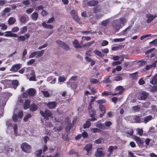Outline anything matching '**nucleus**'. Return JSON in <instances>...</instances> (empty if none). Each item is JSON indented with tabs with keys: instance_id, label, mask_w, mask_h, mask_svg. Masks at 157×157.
<instances>
[{
	"instance_id": "6e6552de",
	"label": "nucleus",
	"mask_w": 157,
	"mask_h": 157,
	"mask_svg": "<svg viewBox=\"0 0 157 157\" xmlns=\"http://www.w3.org/2000/svg\"><path fill=\"white\" fill-rule=\"evenodd\" d=\"M21 65L19 63L13 65L10 68V71L16 72L21 68Z\"/></svg>"
},
{
	"instance_id": "2f4dec72",
	"label": "nucleus",
	"mask_w": 157,
	"mask_h": 157,
	"mask_svg": "<svg viewBox=\"0 0 157 157\" xmlns=\"http://www.w3.org/2000/svg\"><path fill=\"white\" fill-rule=\"evenodd\" d=\"M20 31L19 33L21 34L25 33L27 30V27L26 26H24L20 29Z\"/></svg>"
},
{
	"instance_id": "8fccbe9b",
	"label": "nucleus",
	"mask_w": 157,
	"mask_h": 157,
	"mask_svg": "<svg viewBox=\"0 0 157 157\" xmlns=\"http://www.w3.org/2000/svg\"><path fill=\"white\" fill-rule=\"evenodd\" d=\"M48 80L50 83L51 84H54L56 82V78H48Z\"/></svg>"
},
{
	"instance_id": "c03bdc74",
	"label": "nucleus",
	"mask_w": 157,
	"mask_h": 157,
	"mask_svg": "<svg viewBox=\"0 0 157 157\" xmlns=\"http://www.w3.org/2000/svg\"><path fill=\"white\" fill-rule=\"evenodd\" d=\"M37 109V107L36 105L35 104H32L31 105L30 107V110L32 111H34L36 110Z\"/></svg>"
},
{
	"instance_id": "f8f14e48",
	"label": "nucleus",
	"mask_w": 157,
	"mask_h": 157,
	"mask_svg": "<svg viewBox=\"0 0 157 157\" xmlns=\"http://www.w3.org/2000/svg\"><path fill=\"white\" fill-rule=\"evenodd\" d=\"M71 14L72 17L76 21H78L79 19L77 13L75 10H72L71 11Z\"/></svg>"
},
{
	"instance_id": "864d4df0",
	"label": "nucleus",
	"mask_w": 157,
	"mask_h": 157,
	"mask_svg": "<svg viewBox=\"0 0 157 157\" xmlns=\"http://www.w3.org/2000/svg\"><path fill=\"white\" fill-rule=\"evenodd\" d=\"M111 95V93L109 91H104L101 94L102 96L104 95L107 96Z\"/></svg>"
},
{
	"instance_id": "cd10ccee",
	"label": "nucleus",
	"mask_w": 157,
	"mask_h": 157,
	"mask_svg": "<svg viewBox=\"0 0 157 157\" xmlns=\"http://www.w3.org/2000/svg\"><path fill=\"white\" fill-rule=\"evenodd\" d=\"M115 90H119V91L118 93V94H121L123 92L124 89L122 86H119L116 87Z\"/></svg>"
},
{
	"instance_id": "774afa93",
	"label": "nucleus",
	"mask_w": 157,
	"mask_h": 157,
	"mask_svg": "<svg viewBox=\"0 0 157 157\" xmlns=\"http://www.w3.org/2000/svg\"><path fill=\"white\" fill-rule=\"evenodd\" d=\"M136 130L138 131V134L140 136H142L143 134V130L142 129L138 128Z\"/></svg>"
},
{
	"instance_id": "c756f323",
	"label": "nucleus",
	"mask_w": 157,
	"mask_h": 157,
	"mask_svg": "<svg viewBox=\"0 0 157 157\" xmlns=\"http://www.w3.org/2000/svg\"><path fill=\"white\" fill-rule=\"evenodd\" d=\"M30 104V101L28 100H26L24 104V109H25L29 108Z\"/></svg>"
},
{
	"instance_id": "aec40b11",
	"label": "nucleus",
	"mask_w": 157,
	"mask_h": 157,
	"mask_svg": "<svg viewBox=\"0 0 157 157\" xmlns=\"http://www.w3.org/2000/svg\"><path fill=\"white\" fill-rule=\"evenodd\" d=\"M16 19L13 17H10L8 21V23L9 25H11L14 24L16 21Z\"/></svg>"
},
{
	"instance_id": "c9c22d12",
	"label": "nucleus",
	"mask_w": 157,
	"mask_h": 157,
	"mask_svg": "<svg viewBox=\"0 0 157 157\" xmlns=\"http://www.w3.org/2000/svg\"><path fill=\"white\" fill-rule=\"evenodd\" d=\"M17 41H21L23 42L26 39L25 37L23 36H17Z\"/></svg>"
},
{
	"instance_id": "a19ab883",
	"label": "nucleus",
	"mask_w": 157,
	"mask_h": 157,
	"mask_svg": "<svg viewBox=\"0 0 157 157\" xmlns=\"http://www.w3.org/2000/svg\"><path fill=\"white\" fill-rule=\"evenodd\" d=\"M13 129H14V131L15 134L16 136H18L19 135V134L17 132V126L16 124H15L13 126Z\"/></svg>"
},
{
	"instance_id": "7ed1b4c3",
	"label": "nucleus",
	"mask_w": 157,
	"mask_h": 157,
	"mask_svg": "<svg viewBox=\"0 0 157 157\" xmlns=\"http://www.w3.org/2000/svg\"><path fill=\"white\" fill-rule=\"evenodd\" d=\"M157 17L156 14H152L151 13H147L145 15V17L147 18L146 22L148 23H150L152 21Z\"/></svg>"
},
{
	"instance_id": "b1692460",
	"label": "nucleus",
	"mask_w": 157,
	"mask_h": 157,
	"mask_svg": "<svg viewBox=\"0 0 157 157\" xmlns=\"http://www.w3.org/2000/svg\"><path fill=\"white\" fill-rule=\"evenodd\" d=\"M150 83L152 85H155L157 83V75L152 77L151 80L150 81Z\"/></svg>"
},
{
	"instance_id": "37998d69",
	"label": "nucleus",
	"mask_w": 157,
	"mask_h": 157,
	"mask_svg": "<svg viewBox=\"0 0 157 157\" xmlns=\"http://www.w3.org/2000/svg\"><path fill=\"white\" fill-rule=\"evenodd\" d=\"M91 123L89 121L87 120L86 122L83 125V128H88L90 126Z\"/></svg>"
},
{
	"instance_id": "052dcab7",
	"label": "nucleus",
	"mask_w": 157,
	"mask_h": 157,
	"mask_svg": "<svg viewBox=\"0 0 157 157\" xmlns=\"http://www.w3.org/2000/svg\"><path fill=\"white\" fill-rule=\"evenodd\" d=\"M35 60L34 59H32L28 61L27 63V64L28 65H30L33 64L35 62Z\"/></svg>"
},
{
	"instance_id": "dca6fc26",
	"label": "nucleus",
	"mask_w": 157,
	"mask_h": 157,
	"mask_svg": "<svg viewBox=\"0 0 157 157\" xmlns=\"http://www.w3.org/2000/svg\"><path fill=\"white\" fill-rule=\"evenodd\" d=\"M134 140L139 146H142L144 144V141L140 138L137 136L134 137Z\"/></svg>"
},
{
	"instance_id": "e433bc0d",
	"label": "nucleus",
	"mask_w": 157,
	"mask_h": 157,
	"mask_svg": "<svg viewBox=\"0 0 157 157\" xmlns=\"http://www.w3.org/2000/svg\"><path fill=\"white\" fill-rule=\"evenodd\" d=\"M0 27H1V29L2 30H6L7 29L8 26L5 23L0 22Z\"/></svg>"
},
{
	"instance_id": "338daca9",
	"label": "nucleus",
	"mask_w": 157,
	"mask_h": 157,
	"mask_svg": "<svg viewBox=\"0 0 157 157\" xmlns=\"http://www.w3.org/2000/svg\"><path fill=\"white\" fill-rule=\"evenodd\" d=\"M34 9L33 8H30L27 10L26 12L27 14H30L33 11Z\"/></svg>"
},
{
	"instance_id": "49530a36",
	"label": "nucleus",
	"mask_w": 157,
	"mask_h": 157,
	"mask_svg": "<svg viewBox=\"0 0 157 157\" xmlns=\"http://www.w3.org/2000/svg\"><path fill=\"white\" fill-rule=\"evenodd\" d=\"M90 115L91 117H93V116H95L96 114L95 111L93 109H91L89 111Z\"/></svg>"
},
{
	"instance_id": "58836bf2",
	"label": "nucleus",
	"mask_w": 157,
	"mask_h": 157,
	"mask_svg": "<svg viewBox=\"0 0 157 157\" xmlns=\"http://www.w3.org/2000/svg\"><path fill=\"white\" fill-rule=\"evenodd\" d=\"M112 124V122L109 121H106L104 123L105 125V128H106V129H107V128H109Z\"/></svg>"
},
{
	"instance_id": "680f3d73",
	"label": "nucleus",
	"mask_w": 157,
	"mask_h": 157,
	"mask_svg": "<svg viewBox=\"0 0 157 157\" xmlns=\"http://www.w3.org/2000/svg\"><path fill=\"white\" fill-rule=\"evenodd\" d=\"M138 83L140 85H143L145 84V82L143 78H141L139 80Z\"/></svg>"
},
{
	"instance_id": "20e7f679",
	"label": "nucleus",
	"mask_w": 157,
	"mask_h": 157,
	"mask_svg": "<svg viewBox=\"0 0 157 157\" xmlns=\"http://www.w3.org/2000/svg\"><path fill=\"white\" fill-rule=\"evenodd\" d=\"M40 113L41 115L46 120H48V117H51L52 116V113L51 112L50 110L48 109L46 110L44 112L40 111Z\"/></svg>"
},
{
	"instance_id": "1a4fd4ad",
	"label": "nucleus",
	"mask_w": 157,
	"mask_h": 157,
	"mask_svg": "<svg viewBox=\"0 0 157 157\" xmlns=\"http://www.w3.org/2000/svg\"><path fill=\"white\" fill-rule=\"evenodd\" d=\"M101 149V148L97 149V151L94 154L95 156L97 157H100L104 156V153Z\"/></svg>"
},
{
	"instance_id": "2eb2a0df",
	"label": "nucleus",
	"mask_w": 157,
	"mask_h": 157,
	"mask_svg": "<svg viewBox=\"0 0 157 157\" xmlns=\"http://www.w3.org/2000/svg\"><path fill=\"white\" fill-rule=\"evenodd\" d=\"M153 119V117L151 115H149L146 116L143 118V121L142 122L146 124L147 122L151 121Z\"/></svg>"
},
{
	"instance_id": "bf43d9fd",
	"label": "nucleus",
	"mask_w": 157,
	"mask_h": 157,
	"mask_svg": "<svg viewBox=\"0 0 157 157\" xmlns=\"http://www.w3.org/2000/svg\"><path fill=\"white\" fill-rule=\"evenodd\" d=\"M19 28L17 27H15L12 29L11 31L13 32L16 33L18 31Z\"/></svg>"
},
{
	"instance_id": "72a5a7b5",
	"label": "nucleus",
	"mask_w": 157,
	"mask_h": 157,
	"mask_svg": "<svg viewBox=\"0 0 157 157\" xmlns=\"http://www.w3.org/2000/svg\"><path fill=\"white\" fill-rule=\"evenodd\" d=\"M130 77L133 79H136L137 78V73L136 72L133 73L129 74Z\"/></svg>"
},
{
	"instance_id": "3c124183",
	"label": "nucleus",
	"mask_w": 157,
	"mask_h": 157,
	"mask_svg": "<svg viewBox=\"0 0 157 157\" xmlns=\"http://www.w3.org/2000/svg\"><path fill=\"white\" fill-rule=\"evenodd\" d=\"M99 109L102 112L103 114L105 113V108L103 105H99Z\"/></svg>"
},
{
	"instance_id": "6e6d98bb",
	"label": "nucleus",
	"mask_w": 157,
	"mask_h": 157,
	"mask_svg": "<svg viewBox=\"0 0 157 157\" xmlns=\"http://www.w3.org/2000/svg\"><path fill=\"white\" fill-rule=\"evenodd\" d=\"M41 92L42 93L44 96L46 97H48L50 96V94L47 91H41Z\"/></svg>"
},
{
	"instance_id": "603ef678",
	"label": "nucleus",
	"mask_w": 157,
	"mask_h": 157,
	"mask_svg": "<svg viewBox=\"0 0 157 157\" xmlns=\"http://www.w3.org/2000/svg\"><path fill=\"white\" fill-rule=\"evenodd\" d=\"M31 115L30 114H27L24 118V121H27L31 117Z\"/></svg>"
},
{
	"instance_id": "79ce46f5",
	"label": "nucleus",
	"mask_w": 157,
	"mask_h": 157,
	"mask_svg": "<svg viewBox=\"0 0 157 157\" xmlns=\"http://www.w3.org/2000/svg\"><path fill=\"white\" fill-rule=\"evenodd\" d=\"M122 79V77L120 76V75H118L115 77H114V80L118 81L121 80Z\"/></svg>"
},
{
	"instance_id": "f3484780",
	"label": "nucleus",
	"mask_w": 157,
	"mask_h": 157,
	"mask_svg": "<svg viewBox=\"0 0 157 157\" xmlns=\"http://www.w3.org/2000/svg\"><path fill=\"white\" fill-rule=\"evenodd\" d=\"M57 104L55 101L50 102L47 104V106L50 109L54 108Z\"/></svg>"
},
{
	"instance_id": "f257e3e1",
	"label": "nucleus",
	"mask_w": 157,
	"mask_h": 157,
	"mask_svg": "<svg viewBox=\"0 0 157 157\" xmlns=\"http://www.w3.org/2000/svg\"><path fill=\"white\" fill-rule=\"evenodd\" d=\"M3 83L4 85H6L7 87H9L11 84H12L13 86V87L15 89L18 86V82L17 80L11 81L9 80H5L3 81Z\"/></svg>"
},
{
	"instance_id": "a878e982",
	"label": "nucleus",
	"mask_w": 157,
	"mask_h": 157,
	"mask_svg": "<svg viewBox=\"0 0 157 157\" xmlns=\"http://www.w3.org/2000/svg\"><path fill=\"white\" fill-rule=\"evenodd\" d=\"M58 80V83L61 84L66 80V78L63 76H61L59 77Z\"/></svg>"
},
{
	"instance_id": "a18cd8bd",
	"label": "nucleus",
	"mask_w": 157,
	"mask_h": 157,
	"mask_svg": "<svg viewBox=\"0 0 157 157\" xmlns=\"http://www.w3.org/2000/svg\"><path fill=\"white\" fill-rule=\"evenodd\" d=\"M125 39V38H116L113 39V41L116 42H121L124 41Z\"/></svg>"
},
{
	"instance_id": "5fc2aeb1",
	"label": "nucleus",
	"mask_w": 157,
	"mask_h": 157,
	"mask_svg": "<svg viewBox=\"0 0 157 157\" xmlns=\"http://www.w3.org/2000/svg\"><path fill=\"white\" fill-rule=\"evenodd\" d=\"M157 91V85L152 86L151 89V91L152 92H154Z\"/></svg>"
},
{
	"instance_id": "e2e57ef3",
	"label": "nucleus",
	"mask_w": 157,
	"mask_h": 157,
	"mask_svg": "<svg viewBox=\"0 0 157 157\" xmlns=\"http://www.w3.org/2000/svg\"><path fill=\"white\" fill-rule=\"evenodd\" d=\"M36 56V51L31 53L29 56V58H33L35 56Z\"/></svg>"
},
{
	"instance_id": "09e8293b",
	"label": "nucleus",
	"mask_w": 157,
	"mask_h": 157,
	"mask_svg": "<svg viewBox=\"0 0 157 157\" xmlns=\"http://www.w3.org/2000/svg\"><path fill=\"white\" fill-rule=\"evenodd\" d=\"M91 130L94 133L96 132H100L101 130L97 128H93L91 129Z\"/></svg>"
},
{
	"instance_id": "bb28decb",
	"label": "nucleus",
	"mask_w": 157,
	"mask_h": 157,
	"mask_svg": "<svg viewBox=\"0 0 157 157\" xmlns=\"http://www.w3.org/2000/svg\"><path fill=\"white\" fill-rule=\"evenodd\" d=\"M36 56L37 58L40 57H41L44 54V50H42L41 51H36Z\"/></svg>"
},
{
	"instance_id": "69168bd1",
	"label": "nucleus",
	"mask_w": 157,
	"mask_h": 157,
	"mask_svg": "<svg viewBox=\"0 0 157 157\" xmlns=\"http://www.w3.org/2000/svg\"><path fill=\"white\" fill-rule=\"evenodd\" d=\"M27 54V51L26 49H24L22 53V59H23L25 58V56Z\"/></svg>"
},
{
	"instance_id": "473e14b6",
	"label": "nucleus",
	"mask_w": 157,
	"mask_h": 157,
	"mask_svg": "<svg viewBox=\"0 0 157 157\" xmlns=\"http://www.w3.org/2000/svg\"><path fill=\"white\" fill-rule=\"evenodd\" d=\"M130 29V27L128 26L125 29L121 32L120 33L121 35L126 34L129 31Z\"/></svg>"
},
{
	"instance_id": "412c9836",
	"label": "nucleus",
	"mask_w": 157,
	"mask_h": 157,
	"mask_svg": "<svg viewBox=\"0 0 157 157\" xmlns=\"http://www.w3.org/2000/svg\"><path fill=\"white\" fill-rule=\"evenodd\" d=\"M36 90L33 88H31L28 89L27 90V93L30 96H32L34 95L36 93Z\"/></svg>"
},
{
	"instance_id": "5701e85b",
	"label": "nucleus",
	"mask_w": 157,
	"mask_h": 157,
	"mask_svg": "<svg viewBox=\"0 0 157 157\" xmlns=\"http://www.w3.org/2000/svg\"><path fill=\"white\" fill-rule=\"evenodd\" d=\"M73 44L74 47L76 48H80L81 46L79 44L78 41L77 40H75L73 41Z\"/></svg>"
},
{
	"instance_id": "4d7b16f0",
	"label": "nucleus",
	"mask_w": 157,
	"mask_h": 157,
	"mask_svg": "<svg viewBox=\"0 0 157 157\" xmlns=\"http://www.w3.org/2000/svg\"><path fill=\"white\" fill-rule=\"evenodd\" d=\"M117 20L119 21V22L120 23L121 25V24H123L126 22V20L124 18H121L120 19H118Z\"/></svg>"
},
{
	"instance_id": "c85d7f7f",
	"label": "nucleus",
	"mask_w": 157,
	"mask_h": 157,
	"mask_svg": "<svg viewBox=\"0 0 157 157\" xmlns=\"http://www.w3.org/2000/svg\"><path fill=\"white\" fill-rule=\"evenodd\" d=\"M42 25L44 28L47 29H51L53 28V26L52 25L47 24L45 22H43L42 23Z\"/></svg>"
},
{
	"instance_id": "a211bd4d",
	"label": "nucleus",
	"mask_w": 157,
	"mask_h": 157,
	"mask_svg": "<svg viewBox=\"0 0 157 157\" xmlns=\"http://www.w3.org/2000/svg\"><path fill=\"white\" fill-rule=\"evenodd\" d=\"M133 121L132 120V123H140L142 122L140 120V119L139 116H136L133 118Z\"/></svg>"
},
{
	"instance_id": "7c9ffc66",
	"label": "nucleus",
	"mask_w": 157,
	"mask_h": 157,
	"mask_svg": "<svg viewBox=\"0 0 157 157\" xmlns=\"http://www.w3.org/2000/svg\"><path fill=\"white\" fill-rule=\"evenodd\" d=\"M96 126L98 128L103 130L106 129V128H105L104 124L98 123L96 124Z\"/></svg>"
},
{
	"instance_id": "de8ad7c7",
	"label": "nucleus",
	"mask_w": 157,
	"mask_h": 157,
	"mask_svg": "<svg viewBox=\"0 0 157 157\" xmlns=\"http://www.w3.org/2000/svg\"><path fill=\"white\" fill-rule=\"evenodd\" d=\"M110 76L106 77L105 78L104 80L103 81V82L110 83L111 82V80L109 78Z\"/></svg>"
},
{
	"instance_id": "393cba45",
	"label": "nucleus",
	"mask_w": 157,
	"mask_h": 157,
	"mask_svg": "<svg viewBox=\"0 0 157 157\" xmlns=\"http://www.w3.org/2000/svg\"><path fill=\"white\" fill-rule=\"evenodd\" d=\"M17 110H15L14 111L13 115L12 117L13 121L15 122H17L18 120L19 119V118L18 117V116L17 115Z\"/></svg>"
},
{
	"instance_id": "0e129e2a",
	"label": "nucleus",
	"mask_w": 157,
	"mask_h": 157,
	"mask_svg": "<svg viewBox=\"0 0 157 157\" xmlns=\"http://www.w3.org/2000/svg\"><path fill=\"white\" fill-rule=\"evenodd\" d=\"M108 43H109V42L105 40H103V41H102V42L101 43V45L102 46H106V45H107L108 44Z\"/></svg>"
},
{
	"instance_id": "0eeeda50",
	"label": "nucleus",
	"mask_w": 157,
	"mask_h": 157,
	"mask_svg": "<svg viewBox=\"0 0 157 157\" xmlns=\"http://www.w3.org/2000/svg\"><path fill=\"white\" fill-rule=\"evenodd\" d=\"M56 43L64 49H68L69 48L67 44L61 40H57L56 41Z\"/></svg>"
},
{
	"instance_id": "39448f33",
	"label": "nucleus",
	"mask_w": 157,
	"mask_h": 157,
	"mask_svg": "<svg viewBox=\"0 0 157 157\" xmlns=\"http://www.w3.org/2000/svg\"><path fill=\"white\" fill-rule=\"evenodd\" d=\"M21 147L22 150L25 152L27 153H30L31 152V147L27 143L25 142L21 145Z\"/></svg>"
},
{
	"instance_id": "ddd939ff",
	"label": "nucleus",
	"mask_w": 157,
	"mask_h": 157,
	"mask_svg": "<svg viewBox=\"0 0 157 157\" xmlns=\"http://www.w3.org/2000/svg\"><path fill=\"white\" fill-rule=\"evenodd\" d=\"M92 147V144H89L86 145L84 148V149L86 151V155H89L90 154V150L91 149Z\"/></svg>"
},
{
	"instance_id": "4468645a",
	"label": "nucleus",
	"mask_w": 157,
	"mask_h": 157,
	"mask_svg": "<svg viewBox=\"0 0 157 157\" xmlns=\"http://www.w3.org/2000/svg\"><path fill=\"white\" fill-rule=\"evenodd\" d=\"M6 33L5 36L6 37H17V35L15 33H12L11 31H6L5 32Z\"/></svg>"
},
{
	"instance_id": "4be33fe9",
	"label": "nucleus",
	"mask_w": 157,
	"mask_h": 157,
	"mask_svg": "<svg viewBox=\"0 0 157 157\" xmlns=\"http://www.w3.org/2000/svg\"><path fill=\"white\" fill-rule=\"evenodd\" d=\"M148 93L144 91H142L141 93L140 98L141 100L145 99L148 96Z\"/></svg>"
},
{
	"instance_id": "6ab92c4d",
	"label": "nucleus",
	"mask_w": 157,
	"mask_h": 157,
	"mask_svg": "<svg viewBox=\"0 0 157 157\" xmlns=\"http://www.w3.org/2000/svg\"><path fill=\"white\" fill-rule=\"evenodd\" d=\"M94 52L96 55L101 58H103L104 56V54L102 53L100 51L97 49L94 50Z\"/></svg>"
},
{
	"instance_id": "4c0bfd02",
	"label": "nucleus",
	"mask_w": 157,
	"mask_h": 157,
	"mask_svg": "<svg viewBox=\"0 0 157 157\" xmlns=\"http://www.w3.org/2000/svg\"><path fill=\"white\" fill-rule=\"evenodd\" d=\"M95 42V41L94 40H92L90 42H87L83 45V46L84 47H88L90 46L91 45H92L93 43Z\"/></svg>"
},
{
	"instance_id": "f03ea898",
	"label": "nucleus",
	"mask_w": 157,
	"mask_h": 157,
	"mask_svg": "<svg viewBox=\"0 0 157 157\" xmlns=\"http://www.w3.org/2000/svg\"><path fill=\"white\" fill-rule=\"evenodd\" d=\"M112 26L113 30L115 32L118 31L122 27L119 20H115L113 21Z\"/></svg>"
},
{
	"instance_id": "ea45409f",
	"label": "nucleus",
	"mask_w": 157,
	"mask_h": 157,
	"mask_svg": "<svg viewBox=\"0 0 157 157\" xmlns=\"http://www.w3.org/2000/svg\"><path fill=\"white\" fill-rule=\"evenodd\" d=\"M110 22V20L109 19L104 20L101 22V24L103 26H106L107 24Z\"/></svg>"
},
{
	"instance_id": "9d476101",
	"label": "nucleus",
	"mask_w": 157,
	"mask_h": 157,
	"mask_svg": "<svg viewBox=\"0 0 157 157\" xmlns=\"http://www.w3.org/2000/svg\"><path fill=\"white\" fill-rule=\"evenodd\" d=\"M19 20L21 23L24 24L29 20V17L26 14H24L20 17Z\"/></svg>"
},
{
	"instance_id": "13d9d810",
	"label": "nucleus",
	"mask_w": 157,
	"mask_h": 157,
	"mask_svg": "<svg viewBox=\"0 0 157 157\" xmlns=\"http://www.w3.org/2000/svg\"><path fill=\"white\" fill-rule=\"evenodd\" d=\"M90 82L92 83L96 84V83L98 82L99 81L96 79L92 78L90 80Z\"/></svg>"
},
{
	"instance_id": "9b49d317",
	"label": "nucleus",
	"mask_w": 157,
	"mask_h": 157,
	"mask_svg": "<svg viewBox=\"0 0 157 157\" xmlns=\"http://www.w3.org/2000/svg\"><path fill=\"white\" fill-rule=\"evenodd\" d=\"M87 5L88 6H94L97 5L98 3V1L97 0H92L90 1L85 2Z\"/></svg>"
},
{
	"instance_id": "423d86ee",
	"label": "nucleus",
	"mask_w": 157,
	"mask_h": 157,
	"mask_svg": "<svg viewBox=\"0 0 157 157\" xmlns=\"http://www.w3.org/2000/svg\"><path fill=\"white\" fill-rule=\"evenodd\" d=\"M117 149V147L116 146H110L108 148L107 154L108 157H113V152L114 150Z\"/></svg>"
},
{
	"instance_id": "f704fd0d",
	"label": "nucleus",
	"mask_w": 157,
	"mask_h": 157,
	"mask_svg": "<svg viewBox=\"0 0 157 157\" xmlns=\"http://www.w3.org/2000/svg\"><path fill=\"white\" fill-rule=\"evenodd\" d=\"M38 13L37 12H34L31 15L32 18L33 20H36L38 17Z\"/></svg>"
}]
</instances>
